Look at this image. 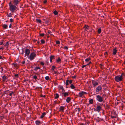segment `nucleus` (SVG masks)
<instances>
[{"instance_id":"9b49d317","label":"nucleus","mask_w":125,"mask_h":125,"mask_svg":"<svg viewBox=\"0 0 125 125\" xmlns=\"http://www.w3.org/2000/svg\"><path fill=\"white\" fill-rule=\"evenodd\" d=\"M83 28L84 29L85 31H87L88 30L89 28V27L87 25H84Z\"/></svg>"},{"instance_id":"13d9d810","label":"nucleus","mask_w":125,"mask_h":125,"mask_svg":"<svg viewBox=\"0 0 125 125\" xmlns=\"http://www.w3.org/2000/svg\"><path fill=\"white\" fill-rule=\"evenodd\" d=\"M3 42H0V45H2L3 44Z\"/></svg>"},{"instance_id":"4c0bfd02","label":"nucleus","mask_w":125,"mask_h":125,"mask_svg":"<svg viewBox=\"0 0 125 125\" xmlns=\"http://www.w3.org/2000/svg\"><path fill=\"white\" fill-rule=\"evenodd\" d=\"M82 92L83 94V95L84 94H87V93L86 92L83 91H82Z\"/></svg>"},{"instance_id":"5701e85b","label":"nucleus","mask_w":125,"mask_h":125,"mask_svg":"<svg viewBox=\"0 0 125 125\" xmlns=\"http://www.w3.org/2000/svg\"><path fill=\"white\" fill-rule=\"evenodd\" d=\"M83 94L82 92H80L79 93V97H82L83 96Z\"/></svg>"},{"instance_id":"0eeeda50","label":"nucleus","mask_w":125,"mask_h":125,"mask_svg":"<svg viewBox=\"0 0 125 125\" xmlns=\"http://www.w3.org/2000/svg\"><path fill=\"white\" fill-rule=\"evenodd\" d=\"M72 82V80H66V85H68L69 84H71Z\"/></svg>"},{"instance_id":"f8f14e48","label":"nucleus","mask_w":125,"mask_h":125,"mask_svg":"<svg viewBox=\"0 0 125 125\" xmlns=\"http://www.w3.org/2000/svg\"><path fill=\"white\" fill-rule=\"evenodd\" d=\"M62 94H63V96L65 97H66L69 95L68 93L67 92H63L62 93Z\"/></svg>"},{"instance_id":"a19ab883","label":"nucleus","mask_w":125,"mask_h":125,"mask_svg":"<svg viewBox=\"0 0 125 125\" xmlns=\"http://www.w3.org/2000/svg\"><path fill=\"white\" fill-rule=\"evenodd\" d=\"M1 70L0 72H1V73H2L3 71V69L2 67H1Z\"/></svg>"},{"instance_id":"c85d7f7f","label":"nucleus","mask_w":125,"mask_h":125,"mask_svg":"<svg viewBox=\"0 0 125 125\" xmlns=\"http://www.w3.org/2000/svg\"><path fill=\"white\" fill-rule=\"evenodd\" d=\"M90 60V59L89 58H88L86 59H85V61L86 62H88L89 60Z\"/></svg>"},{"instance_id":"338daca9","label":"nucleus","mask_w":125,"mask_h":125,"mask_svg":"<svg viewBox=\"0 0 125 125\" xmlns=\"http://www.w3.org/2000/svg\"><path fill=\"white\" fill-rule=\"evenodd\" d=\"M51 32L50 31H48V33L49 34H50Z\"/></svg>"},{"instance_id":"c756f323","label":"nucleus","mask_w":125,"mask_h":125,"mask_svg":"<svg viewBox=\"0 0 125 125\" xmlns=\"http://www.w3.org/2000/svg\"><path fill=\"white\" fill-rule=\"evenodd\" d=\"M41 42L42 43H45V41L43 39L41 40Z\"/></svg>"},{"instance_id":"4be33fe9","label":"nucleus","mask_w":125,"mask_h":125,"mask_svg":"<svg viewBox=\"0 0 125 125\" xmlns=\"http://www.w3.org/2000/svg\"><path fill=\"white\" fill-rule=\"evenodd\" d=\"M36 21L38 22H39L40 23H41V21L39 19H36Z\"/></svg>"},{"instance_id":"6ab92c4d","label":"nucleus","mask_w":125,"mask_h":125,"mask_svg":"<svg viewBox=\"0 0 125 125\" xmlns=\"http://www.w3.org/2000/svg\"><path fill=\"white\" fill-rule=\"evenodd\" d=\"M8 26V25H7L5 24H4L3 25V27L5 29H6Z\"/></svg>"},{"instance_id":"c9c22d12","label":"nucleus","mask_w":125,"mask_h":125,"mask_svg":"<svg viewBox=\"0 0 125 125\" xmlns=\"http://www.w3.org/2000/svg\"><path fill=\"white\" fill-rule=\"evenodd\" d=\"M45 62L47 64V65H48V63H49V61H48V60H46V61H45Z\"/></svg>"},{"instance_id":"58836bf2","label":"nucleus","mask_w":125,"mask_h":125,"mask_svg":"<svg viewBox=\"0 0 125 125\" xmlns=\"http://www.w3.org/2000/svg\"><path fill=\"white\" fill-rule=\"evenodd\" d=\"M8 91H5L3 95H4L5 94L8 93Z\"/></svg>"},{"instance_id":"f03ea898","label":"nucleus","mask_w":125,"mask_h":125,"mask_svg":"<svg viewBox=\"0 0 125 125\" xmlns=\"http://www.w3.org/2000/svg\"><path fill=\"white\" fill-rule=\"evenodd\" d=\"M122 74L120 76H117L115 77V80L117 82H119L121 81L123 79L122 76Z\"/></svg>"},{"instance_id":"a18cd8bd","label":"nucleus","mask_w":125,"mask_h":125,"mask_svg":"<svg viewBox=\"0 0 125 125\" xmlns=\"http://www.w3.org/2000/svg\"><path fill=\"white\" fill-rule=\"evenodd\" d=\"M40 64L42 65H43L44 64V63L42 62H41Z\"/></svg>"},{"instance_id":"e2e57ef3","label":"nucleus","mask_w":125,"mask_h":125,"mask_svg":"<svg viewBox=\"0 0 125 125\" xmlns=\"http://www.w3.org/2000/svg\"><path fill=\"white\" fill-rule=\"evenodd\" d=\"M11 24H10L9 26V27L10 28H11Z\"/></svg>"},{"instance_id":"ddd939ff","label":"nucleus","mask_w":125,"mask_h":125,"mask_svg":"<svg viewBox=\"0 0 125 125\" xmlns=\"http://www.w3.org/2000/svg\"><path fill=\"white\" fill-rule=\"evenodd\" d=\"M71 100V98L70 97H67L66 100V102L68 103H69L70 101Z\"/></svg>"},{"instance_id":"423d86ee","label":"nucleus","mask_w":125,"mask_h":125,"mask_svg":"<svg viewBox=\"0 0 125 125\" xmlns=\"http://www.w3.org/2000/svg\"><path fill=\"white\" fill-rule=\"evenodd\" d=\"M21 0H12V1L14 5L17 6Z\"/></svg>"},{"instance_id":"f704fd0d","label":"nucleus","mask_w":125,"mask_h":125,"mask_svg":"<svg viewBox=\"0 0 125 125\" xmlns=\"http://www.w3.org/2000/svg\"><path fill=\"white\" fill-rule=\"evenodd\" d=\"M33 77L35 80L37 78V77L36 75H34Z\"/></svg>"},{"instance_id":"8fccbe9b","label":"nucleus","mask_w":125,"mask_h":125,"mask_svg":"<svg viewBox=\"0 0 125 125\" xmlns=\"http://www.w3.org/2000/svg\"><path fill=\"white\" fill-rule=\"evenodd\" d=\"M111 118H115L116 117V116H111Z\"/></svg>"},{"instance_id":"774afa93","label":"nucleus","mask_w":125,"mask_h":125,"mask_svg":"<svg viewBox=\"0 0 125 125\" xmlns=\"http://www.w3.org/2000/svg\"><path fill=\"white\" fill-rule=\"evenodd\" d=\"M91 63V62H89V63L87 65H89V64H90Z\"/></svg>"},{"instance_id":"2eb2a0df","label":"nucleus","mask_w":125,"mask_h":125,"mask_svg":"<svg viewBox=\"0 0 125 125\" xmlns=\"http://www.w3.org/2000/svg\"><path fill=\"white\" fill-rule=\"evenodd\" d=\"M50 62H52V59L54 58V56L53 55H52L51 56H50Z\"/></svg>"},{"instance_id":"4d7b16f0","label":"nucleus","mask_w":125,"mask_h":125,"mask_svg":"<svg viewBox=\"0 0 125 125\" xmlns=\"http://www.w3.org/2000/svg\"><path fill=\"white\" fill-rule=\"evenodd\" d=\"M47 0H45L44 1V3H47Z\"/></svg>"},{"instance_id":"bb28decb","label":"nucleus","mask_w":125,"mask_h":125,"mask_svg":"<svg viewBox=\"0 0 125 125\" xmlns=\"http://www.w3.org/2000/svg\"><path fill=\"white\" fill-rule=\"evenodd\" d=\"M50 79V77L48 76H47L45 77V79L46 80H48Z\"/></svg>"},{"instance_id":"7c9ffc66","label":"nucleus","mask_w":125,"mask_h":125,"mask_svg":"<svg viewBox=\"0 0 125 125\" xmlns=\"http://www.w3.org/2000/svg\"><path fill=\"white\" fill-rule=\"evenodd\" d=\"M9 17H12V14L10 13L7 15Z\"/></svg>"},{"instance_id":"5fc2aeb1","label":"nucleus","mask_w":125,"mask_h":125,"mask_svg":"<svg viewBox=\"0 0 125 125\" xmlns=\"http://www.w3.org/2000/svg\"><path fill=\"white\" fill-rule=\"evenodd\" d=\"M60 88L61 89H63V88L62 86H61L60 87Z\"/></svg>"},{"instance_id":"4468645a","label":"nucleus","mask_w":125,"mask_h":125,"mask_svg":"<svg viewBox=\"0 0 125 125\" xmlns=\"http://www.w3.org/2000/svg\"><path fill=\"white\" fill-rule=\"evenodd\" d=\"M7 77L5 75L3 76L2 77V79L3 81H5L7 79Z\"/></svg>"},{"instance_id":"bf43d9fd","label":"nucleus","mask_w":125,"mask_h":125,"mask_svg":"<svg viewBox=\"0 0 125 125\" xmlns=\"http://www.w3.org/2000/svg\"><path fill=\"white\" fill-rule=\"evenodd\" d=\"M25 63V61H23L22 62V64H24Z\"/></svg>"},{"instance_id":"09e8293b","label":"nucleus","mask_w":125,"mask_h":125,"mask_svg":"<svg viewBox=\"0 0 125 125\" xmlns=\"http://www.w3.org/2000/svg\"><path fill=\"white\" fill-rule=\"evenodd\" d=\"M64 49H65L67 50L68 49V47L67 46H65L64 47Z\"/></svg>"},{"instance_id":"473e14b6","label":"nucleus","mask_w":125,"mask_h":125,"mask_svg":"<svg viewBox=\"0 0 125 125\" xmlns=\"http://www.w3.org/2000/svg\"><path fill=\"white\" fill-rule=\"evenodd\" d=\"M9 42H7L5 44L4 46H8L9 45Z\"/></svg>"},{"instance_id":"864d4df0","label":"nucleus","mask_w":125,"mask_h":125,"mask_svg":"<svg viewBox=\"0 0 125 125\" xmlns=\"http://www.w3.org/2000/svg\"><path fill=\"white\" fill-rule=\"evenodd\" d=\"M106 107L107 108H109V106L108 105L106 104Z\"/></svg>"},{"instance_id":"6e6552de","label":"nucleus","mask_w":125,"mask_h":125,"mask_svg":"<svg viewBox=\"0 0 125 125\" xmlns=\"http://www.w3.org/2000/svg\"><path fill=\"white\" fill-rule=\"evenodd\" d=\"M92 83L94 87H95L96 85H97L98 84V83L94 81H93Z\"/></svg>"},{"instance_id":"79ce46f5","label":"nucleus","mask_w":125,"mask_h":125,"mask_svg":"<svg viewBox=\"0 0 125 125\" xmlns=\"http://www.w3.org/2000/svg\"><path fill=\"white\" fill-rule=\"evenodd\" d=\"M55 68V67L54 66H52V70H54Z\"/></svg>"},{"instance_id":"393cba45","label":"nucleus","mask_w":125,"mask_h":125,"mask_svg":"<svg viewBox=\"0 0 125 125\" xmlns=\"http://www.w3.org/2000/svg\"><path fill=\"white\" fill-rule=\"evenodd\" d=\"M89 102L91 104H92L93 103V100L92 99H91L90 100H89Z\"/></svg>"},{"instance_id":"f3484780","label":"nucleus","mask_w":125,"mask_h":125,"mask_svg":"<svg viewBox=\"0 0 125 125\" xmlns=\"http://www.w3.org/2000/svg\"><path fill=\"white\" fill-rule=\"evenodd\" d=\"M64 107L63 106H61L59 110L60 111H63L64 110Z\"/></svg>"},{"instance_id":"f257e3e1","label":"nucleus","mask_w":125,"mask_h":125,"mask_svg":"<svg viewBox=\"0 0 125 125\" xmlns=\"http://www.w3.org/2000/svg\"><path fill=\"white\" fill-rule=\"evenodd\" d=\"M16 5L14 4L11 5L9 9L12 12H13L17 9Z\"/></svg>"},{"instance_id":"e433bc0d","label":"nucleus","mask_w":125,"mask_h":125,"mask_svg":"<svg viewBox=\"0 0 125 125\" xmlns=\"http://www.w3.org/2000/svg\"><path fill=\"white\" fill-rule=\"evenodd\" d=\"M61 61V60L60 58H58L57 60V62H60Z\"/></svg>"},{"instance_id":"052dcab7","label":"nucleus","mask_w":125,"mask_h":125,"mask_svg":"<svg viewBox=\"0 0 125 125\" xmlns=\"http://www.w3.org/2000/svg\"><path fill=\"white\" fill-rule=\"evenodd\" d=\"M76 76H73V78H76Z\"/></svg>"},{"instance_id":"aec40b11","label":"nucleus","mask_w":125,"mask_h":125,"mask_svg":"<svg viewBox=\"0 0 125 125\" xmlns=\"http://www.w3.org/2000/svg\"><path fill=\"white\" fill-rule=\"evenodd\" d=\"M46 114V113L45 112L43 113L42 114V115L40 117V118H42Z\"/></svg>"},{"instance_id":"39448f33","label":"nucleus","mask_w":125,"mask_h":125,"mask_svg":"<svg viewBox=\"0 0 125 125\" xmlns=\"http://www.w3.org/2000/svg\"><path fill=\"white\" fill-rule=\"evenodd\" d=\"M30 50L29 49H26L25 50V56L26 55L28 56L30 53Z\"/></svg>"},{"instance_id":"412c9836","label":"nucleus","mask_w":125,"mask_h":125,"mask_svg":"<svg viewBox=\"0 0 125 125\" xmlns=\"http://www.w3.org/2000/svg\"><path fill=\"white\" fill-rule=\"evenodd\" d=\"M59 96V95L58 94L56 93L55 94V98L56 99L58 98Z\"/></svg>"},{"instance_id":"dca6fc26","label":"nucleus","mask_w":125,"mask_h":125,"mask_svg":"<svg viewBox=\"0 0 125 125\" xmlns=\"http://www.w3.org/2000/svg\"><path fill=\"white\" fill-rule=\"evenodd\" d=\"M117 50H116L115 48L113 49V54L114 55H115L117 52Z\"/></svg>"},{"instance_id":"9d476101","label":"nucleus","mask_w":125,"mask_h":125,"mask_svg":"<svg viewBox=\"0 0 125 125\" xmlns=\"http://www.w3.org/2000/svg\"><path fill=\"white\" fill-rule=\"evenodd\" d=\"M102 110V107L100 106H97L96 108V111L99 112Z\"/></svg>"},{"instance_id":"a211bd4d","label":"nucleus","mask_w":125,"mask_h":125,"mask_svg":"<svg viewBox=\"0 0 125 125\" xmlns=\"http://www.w3.org/2000/svg\"><path fill=\"white\" fill-rule=\"evenodd\" d=\"M41 122L37 120L35 121V123L37 125H40L41 124Z\"/></svg>"},{"instance_id":"c03bdc74","label":"nucleus","mask_w":125,"mask_h":125,"mask_svg":"<svg viewBox=\"0 0 125 125\" xmlns=\"http://www.w3.org/2000/svg\"><path fill=\"white\" fill-rule=\"evenodd\" d=\"M14 93L13 92H11V93H10L9 95L10 96H11Z\"/></svg>"},{"instance_id":"cd10ccee","label":"nucleus","mask_w":125,"mask_h":125,"mask_svg":"<svg viewBox=\"0 0 125 125\" xmlns=\"http://www.w3.org/2000/svg\"><path fill=\"white\" fill-rule=\"evenodd\" d=\"M53 13L55 15H57L58 14V12L56 11L55 10L53 12Z\"/></svg>"},{"instance_id":"20e7f679","label":"nucleus","mask_w":125,"mask_h":125,"mask_svg":"<svg viewBox=\"0 0 125 125\" xmlns=\"http://www.w3.org/2000/svg\"><path fill=\"white\" fill-rule=\"evenodd\" d=\"M96 99L97 101L100 102H102L103 100V97L99 95H97L96 96Z\"/></svg>"},{"instance_id":"ea45409f","label":"nucleus","mask_w":125,"mask_h":125,"mask_svg":"<svg viewBox=\"0 0 125 125\" xmlns=\"http://www.w3.org/2000/svg\"><path fill=\"white\" fill-rule=\"evenodd\" d=\"M44 35V34L43 33H42V34H40V35L42 36H43Z\"/></svg>"},{"instance_id":"b1692460","label":"nucleus","mask_w":125,"mask_h":125,"mask_svg":"<svg viewBox=\"0 0 125 125\" xmlns=\"http://www.w3.org/2000/svg\"><path fill=\"white\" fill-rule=\"evenodd\" d=\"M70 87L72 89H74L75 88V87L74 86L73 84H71Z\"/></svg>"},{"instance_id":"37998d69","label":"nucleus","mask_w":125,"mask_h":125,"mask_svg":"<svg viewBox=\"0 0 125 125\" xmlns=\"http://www.w3.org/2000/svg\"><path fill=\"white\" fill-rule=\"evenodd\" d=\"M13 4H12L11 3V1L10 2V3H9V7H10V6L11 5H13Z\"/></svg>"},{"instance_id":"2f4dec72","label":"nucleus","mask_w":125,"mask_h":125,"mask_svg":"<svg viewBox=\"0 0 125 125\" xmlns=\"http://www.w3.org/2000/svg\"><path fill=\"white\" fill-rule=\"evenodd\" d=\"M38 69H40V68L39 67H36L35 68L34 70H36Z\"/></svg>"},{"instance_id":"72a5a7b5","label":"nucleus","mask_w":125,"mask_h":125,"mask_svg":"<svg viewBox=\"0 0 125 125\" xmlns=\"http://www.w3.org/2000/svg\"><path fill=\"white\" fill-rule=\"evenodd\" d=\"M60 43V42L59 41H56V43L57 44H59Z\"/></svg>"},{"instance_id":"0e129e2a","label":"nucleus","mask_w":125,"mask_h":125,"mask_svg":"<svg viewBox=\"0 0 125 125\" xmlns=\"http://www.w3.org/2000/svg\"><path fill=\"white\" fill-rule=\"evenodd\" d=\"M62 93L65 92V90L64 89H63H63H62Z\"/></svg>"},{"instance_id":"69168bd1","label":"nucleus","mask_w":125,"mask_h":125,"mask_svg":"<svg viewBox=\"0 0 125 125\" xmlns=\"http://www.w3.org/2000/svg\"><path fill=\"white\" fill-rule=\"evenodd\" d=\"M105 95L104 94H103V96H102V97H103V98L104 97H105Z\"/></svg>"},{"instance_id":"6e6d98bb","label":"nucleus","mask_w":125,"mask_h":125,"mask_svg":"<svg viewBox=\"0 0 125 125\" xmlns=\"http://www.w3.org/2000/svg\"><path fill=\"white\" fill-rule=\"evenodd\" d=\"M41 96L42 97H45V95H41Z\"/></svg>"},{"instance_id":"a878e982","label":"nucleus","mask_w":125,"mask_h":125,"mask_svg":"<svg viewBox=\"0 0 125 125\" xmlns=\"http://www.w3.org/2000/svg\"><path fill=\"white\" fill-rule=\"evenodd\" d=\"M101 32V28L99 29L98 30V33L100 34Z\"/></svg>"},{"instance_id":"680f3d73","label":"nucleus","mask_w":125,"mask_h":125,"mask_svg":"<svg viewBox=\"0 0 125 125\" xmlns=\"http://www.w3.org/2000/svg\"><path fill=\"white\" fill-rule=\"evenodd\" d=\"M84 125V124L83 123H80V125Z\"/></svg>"},{"instance_id":"7ed1b4c3","label":"nucleus","mask_w":125,"mask_h":125,"mask_svg":"<svg viewBox=\"0 0 125 125\" xmlns=\"http://www.w3.org/2000/svg\"><path fill=\"white\" fill-rule=\"evenodd\" d=\"M36 54L34 52L31 53L29 58L31 60H32L35 57Z\"/></svg>"},{"instance_id":"de8ad7c7","label":"nucleus","mask_w":125,"mask_h":125,"mask_svg":"<svg viewBox=\"0 0 125 125\" xmlns=\"http://www.w3.org/2000/svg\"><path fill=\"white\" fill-rule=\"evenodd\" d=\"M10 22H13V19H10Z\"/></svg>"},{"instance_id":"49530a36","label":"nucleus","mask_w":125,"mask_h":125,"mask_svg":"<svg viewBox=\"0 0 125 125\" xmlns=\"http://www.w3.org/2000/svg\"><path fill=\"white\" fill-rule=\"evenodd\" d=\"M15 76L16 77H18L19 75L18 74H15Z\"/></svg>"},{"instance_id":"603ef678","label":"nucleus","mask_w":125,"mask_h":125,"mask_svg":"<svg viewBox=\"0 0 125 125\" xmlns=\"http://www.w3.org/2000/svg\"><path fill=\"white\" fill-rule=\"evenodd\" d=\"M87 65H83L82 66V68H84V67H85V66H86Z\"/></svg>"},{"instance_id":"1a4fd4ad","label":"nucleus","mask_w":125,"mask_h":125,"mask_svg":"<svg viewBox=\"0 0 125 125\" xmlns=\"http://www.w3.org/2000/svg\"><path fill=\"white\" fill-rule=\"evenodd\" d=\"M102 89L101 86L100 85L98 86L96 88V91L97 92H98L100 91Z\"/></svg>"},{"instance_id":"3c124183","label":"nucleus","mask_w":125,"mask_h":125,"mask_svg":"<svg viewBox=\"0 0 125 125\" xmlns=\"http://www.w3.org/2000/svg\"><path fill=\"white\" fill-rule=\"evenodd\" d=\"M14 65L15 67H17V64H14Z\"/></svg>"}]
</instances>
